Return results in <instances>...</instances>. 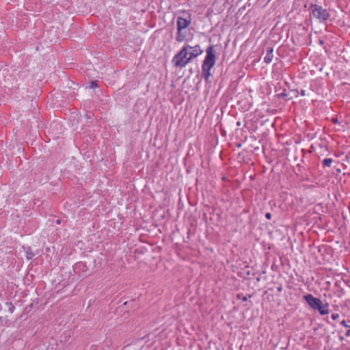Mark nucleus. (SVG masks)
Listing matches in <instances>:
<instances>
[{"instance_id":"14","label":"nucleus","mask_w":350,"mask_h":350,"mask_svg":"<svg viewBox=\"0 0 350 350\" xmlns=\"http://www.w3.org/2000/svg\"><path fill=\"white\" fill-rule=\"evenodd\" d=\"M346 335H347V336H350V330H348V331L347 332Z\"/></svg>"},{"instance_id":"13","label":"nucleus","mask_w":350,"mask_h":350,"mask_svg":"<svg viewBox=\"0 0 350 350\" xmlns=\"http://www.w3.org/2000/svg\"><path fill=\"white\" fill-rule=\"evenodd\" d=\"M341 324L345 327H349V325L346 324L345 321L344 320L341 322Z\"/></svg>"},{"instance_id":"7","label":"nucleus","mask_w":350,"mask_h":350,"mask_svg":"<svg viewBox=\"0 0 350 350\" xmlns=\"http://www.w3.org/2000/svg\"><path fill=\"white\" fill-rule=\"evenodd\" d=\"M185 38H186V33L183 31V30L178 31L176 36V41H178L179 42H182L185 40Z\"/></svg>"},{"instance_id":"12","label":"nucleus","mask_w":350,"mask_h":350,"mask_svg":"<svg viewBox=\"0 0 350 350\" xmlns=\"http://www.w3.org/2000/svg\"><path fill=\"white\" fill-rule=\"evenodd\" d=\"M332 317L333 319H336L338 317V314H333L332 315Z\"/></svg>"},{"instance_id":"5","label":"nucleus","mask_w":350,"mask_h":350,"mask_svg":"<svg viewBox=\"0 0 350 350\" xmlns=\"http://www.w3.org/2000/svg\"><path fill=\"white\" fill-rule=\"evenodd\" d=\"M191 23V21L183 17H178L177 31L185 29Z\"/></svg>"},{"instance_id":"11","label":"nucleus","mask_w":350,"mask_h":350,"mask_svg":"<svg viewBox=\"0 0 350 350\" xmlns=\"http://www.w3.org/2000/svg\"><path fill=\"white\" fill-rule=\"evenodd\" d=\"M265 217H266L267 219H269L271 217V215L269 213H267L266 215H265Z\"/></svg>"},{"instance_id":"8","label":"nucleus","mask_w":350,"mask_h":350,"mask_svg":"<svg viewBox=\"0 0 350 350\" xmlns=\"http://www.w3.org/2000/svg\"><path fill=\"white\" fill-rule=\"evenodd\" d=\"M333 160L331 158H326L323 161V165L325 167H329L332 163Z\"/></svg>"},{"instance_id":"4","label":"nucleus","mask_w":350,"mask_h":350,"mask_svg":"<svg viewBox=\"0 0 350 350\" xmlns=\"http://www.w3.org/2000/svg\"><path fill=\"white\" fill-rule=\"evenodd\" d=\"M312 15L319 21H325L329 17L327 10L318 5L312 6Z\"/></svg>"},{"instance_id":"1","label":"nucleus","mask_w":350,"mask_h":350,"mask_svg":"<svg viewBox=\"0 0 350 350\" xmlns=\"http://www.w3.org/2000/svg\"><path fill=\"white\" fill-rule=\"evenodd\" d=\"M202 53L199 45L193 46L185 44L183 49L173 57L172 63L174 66L180 68L185 67L189 62Z\"/></svg>"},{"instance_id":"9","label":"nucleus","mask_w":350,"mask_h":350,"mask_svg":"<svg viewBox=\"0 0 350 350\" xmlns=\"http://www.w3.org/2000/svg\"><path fill=\"white\" fill-rule=\"evenodd\" d=\"M34 256V254L29 250H27L26 251V257L27 259L30 260Z\"/></svg>"},{"instance_id":"10","label":"nucleus","mask_w":350,"mask_h":350,"mask_svg":"<svg viewBox=\"0 0 350 350\" xmlns=\"http://www.w3.org/2000/svg\"><path fill=\"white\" fill-rule=\"evenodd\" d=\"M97 86L95 81H92L90 83V88H95Z\"/></svg>"},{"instance_id":"6","label":"nucleus","mask_w":350,"mask_h":350,"mask_svg":"<svg viewBox=\"0 0 350 350\" xmlns=\"http://www.w3.org/2000/svg\"><path fill=\"white\" fill-rule=\"evenodd\" d=\"M273 50L271 47H268L267 49V53H266V55L264 57V61L267 64H269V63L271 62V61L273 59Z\"/></svg>"},{"instance_id":"3","label":"nucleus","mask_w":350,"mask_h":350,"mask_svg":"<svg viewBox=\"0 0 350 350\" xmlns=\"http://www.w3.org/2000/svg\"><path fill=\"white\" fill-rule=\"evenodd\" d=\"M304 299L312 309L318 310L321 315L327 314L329 313L327 304H323L322 301L319 298L313 297L311 294L304 295Z\"/></svg>"},{"instance_id":"2","label":"nucleus","mask_w":350,"mask_h":350,"mask_svg":"<svg viewBox=\"0 0 350 350\" xmlns=\"http://www.w3.org/2000/svg\"><path fill=\"white\" fill-rule=\"evenodd\" d=\"M206 57L203 61L202 70V76L206 81L211 75V70L215 64V51L213 46H210L206 51Z\"/></svg>"}]
</instances>
